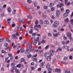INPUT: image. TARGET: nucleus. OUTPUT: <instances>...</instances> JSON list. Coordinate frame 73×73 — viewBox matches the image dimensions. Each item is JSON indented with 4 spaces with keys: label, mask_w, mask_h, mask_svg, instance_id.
Wrapping results in <instances>:
<instances>
[{
    "label": "nucleus",
    "mask_w": 73,
    "mask_h": 73,
    "mask_svg": "<svg viewBox=\"0 0 73 73\" xmlns=\"http://www.w3.org/2000/svg\"><path fill=\"white\" fill-rule=\"evenodd\" d=\"M67 35L68 37L69 38V39H70L71 40V39H72V34L70 33H67Z\"/></svg>",
    "instance_id": "obj_1"
},
{
    "label": "nucleus",
    "mask_w": 73,
    "mask_h": 73,
    "mask_svg": "<svg viewBox=\"0 0 73 73\" xmlns=\"http://www.w3.org/2000/svg\"><path fill=\"white\" fill-rule=\"evenodd\" d=\"M5 47V50H7L9 49V47H8V44L7 43H5L4 44Z\"/></svg>",
    "instance_id": "obj_2"
},
{
    "label": "nucleus",
    "mask_w": 73,
    "mask_h": 73,
    "mask_svg": "<svg viewBox=\"0 0 73 73\" xmlns=\"http://www.w3.org/2000/svg\"><path fill=\"white\" fill-rule=\"evenodd\" d=\"M28 10H29V11H30V12H31L32 13H33V14H34V13H35V11L33 10V9L32 8H28Z\"/></svg>",
    "instance_id": "obj_3"
},
{
    "label": "nucleus",
    "mask_w": 73,
    "mask_h": 73,
    "mask_svg": "<svg viewBox=\"0 0 73 73\" xmlns=\"http://www.w3.org/2000/svg\"><path fill=\"white\" fill-rule=\"evenodd\" d=\"M56 15L57 17H59L60 15V12L59 11H57L56 12Z\"/></svg>",
    "instance_id": "obj_4"
},
{
    "label": "nucleus",
    "mask_w": 73,
    "mask_h": 73,
    "mask_svg": "<svg viewBox=\"0 0 73 73\" xmlns=\"http://www.w3.org/2000/svg\"><path fill=\"white\" fill-rule=\"evenodd\" d=\"M21 61L20 62V64H21L22 62H25V60L24 58H21L20 59Z\"/></svg>",
    "instance_id": "obj_5"
},
{
    "label": "nucleus",
    "mask_w": 73,
    "mask_h": 73,
    "mask_svg": "<svg viewBox=\"0 0 73 73\" xmlns=\"http://www.w3.org/2000/svg\"><path fill=\"white\" fill-rule=\"evenodd\" d=\"M64 6V4L62 3H61L60 5H57V7H60V8H61L62 7Z\"/></svg>",
    "instance_id": "obj_6"
},
{
    "label": "nucleus",
    "mask_w": 73,
    "mask_h": 73,
    "mask_svg": "<svg viewBox=\"0 0 73 73\" xmlns=\"http://www.w3.org/2000/svg\"><path fill=\"white\" fill-rule=\"evenodd\" d=\"M45 62H42L41 63H40V67H42V66H44V64H45Z\"/></svg>",
    "instance_id": "obj_7"
},
{
    "label": "nucleus",
    "mask_w": 73,
    "mask_h": 73,
    "mask_svg": "<svg viewBox=\"0 0 73 73\" xmlns=\"http://www.w3.org/2000/svg\"><path fill=\"white\" fill-rule=\"evenodd\" d=\"M29 48L30 49V50H33L34 49V48H33V46L32 45L30 46Z\"/></svg>",
    "instance_id": "obj_8"
},
{
    "label": "nucleus",
    "mask_w": 73,
    "mask_h": 73,
    "mask_svg": "<svg viewBox=\"0 0 73 73\" xmlns=\"http://www.w3.org/2000/svg\"><path fill=\"white\" fill-rule=\"evenodd\" d=\"M48 71L47 73H51L52 71V68H49L48 69Z\"/></svg>",
    "instance_id": "obj_9"
},
{
    "label": "nucleus",
    "mask_w": 73,
    "mask_h": 73,
    "mask_svg": "<svg viewBox=\"0 0 73 73\" xmlns=\"http://www.w3.org/2000/svg\"><path fill=\"white\" fill-rule=\"evenodd\" d=\"M49 23V21L47 20L44 21V23L45 24H48Z\"/></svg>",
    "instance_id": "obj_10"
},
{
    "label": "nucleus",
    "mask_w": 73,
    "mask_h": 73,
    "mask_svg": "<svg viewBox=\"0 0 73 73\" xmlns=\"http://www.w3.org/2000/svg\"><path fill=\"white\" fill-rule=\"evenodd\" d=\"M19 21H20V23L21 24H24V22H23V20L21 19H19Z\"/></svg>",
    "instance_id": "obj_11"
},
{
    "label": "nucleus",
    "mask_w": 73,
    "mask_h": 73,
    "mask_svg": "<svg viewBox=\"0 0 73 73\" xmlns=\"http://www.w3.org/2000/svg\"><path fill=\"white\" fill-rule=\"evenodd\" d=\"M37 27L38 28H41V26H40V25H36L35 26V28Z\"/></svg>",
    "instance_id": "obj_12"
},
{
    "label": "nucleus",
    "mask_w": 73,
    "mask_h": 73,
    "mask_svg": "<svg viewBox=\"0 0 73 73\" xmlns=\"http://www.w3.org/2000/svg\"><path fill=\"white\" fill-rule=\"evenodd\" d=\"M46 59L48 61H50L51 60V57L50 56H48Z\"/></svg>",
    "instance_id": "obj_13"
},
{
    "label": "nucleus",
    "mask_w": 73,
    "mask_h": 73,
    "mask_svg": "<svg viewBox=\"0 0 73 73\" xmlns=\"http://www.w3.org/2000/svg\"><path fill=\"white\" fill-rule=\"evenodd\" d=\"M12 37H14V38L17 39V37H16V35H15V34H13L12 36Z\"/></svg>",
    "instance_id": "obj_14"
},
{
    "label": "nucleus",
    "mask_w": 73,
    "mask_h": 73,
    "mask_svg": "<svg viewBox=\"0 0 73 73\" xmlns=\"http://www.w3.org/2000/svg\"><path fill=\"white\" fill-rule=\"evenodd\" d=\"M69 48V47L65 46H63V49H68Z\"/></svg>",
    "instance_id": "obj_15"
},
{
    "label": "nucleus",
    "mask_w": 73,
    "mask_h": 73,
    "mask_svg": "<svg viewBox=\"0 0 73 73\" xmlns=\"http://www.w3.org/2000/svg\"><path fill=\"white\" fill-rule=\"evenodd\" d=\"M24 51V49L23 48H21L20 49V52L21 53H23Z\"/></svg>",
    "instance_id": "obj_16"
},
{
    "label": "nucleus",
    "mask_w": 73,
    "mask_h": 73,
    "mask_svg": "<svg viewBox=\"0 0 73 73\" xmlns=\"http://www.w3.org/2000/svg\"><path fill=\"white\" fill-rule=\"evenodd\" d=\"M61 71V69H56L55 70V72H60Z\"/></svg>",
    "instance_id": "obj_17"
},
{
    "label": "nucleus",
    "mask_w": 73,
    "mask_h": 73,
    "mask_svg": "<svg viewBox=\"0 0 73 73\" xmlns=\"http://www.w3.org/2000/svg\"><path fill=\"white\" fill-rule=\"evenodd\" d=\"M32 57V55L31 54H29L27 55V57L28 58H31Z\"/></svg>",
    "instance_id": "obj_18"
},
{
    "label": "nucleus",
    "mask_w": 73,
    "mask_h": 73,
    "mask_svg": "<svg viewBox=\"0 0 73 73\" xmlns=\"http://www.w3.org/2000/svg\"><path fill=\"white\" fill-rule=\"evenodd\" d=\"M50 52L51 53V54H52V53H54V50H52L50 51Z\"/></svg>",
    "instance_id": "obj_19"
},
{
    "label": "nucleus",
    "mask_w": 73,
    "mask_h": 73,
    "mask_svg": "<svg viewBox=\"0 0 73 73\" xmlns=\"http://www.w3.org/2000/svg\"><path fill=\"white\" fill-rule=\"evenodd\" d=\"M68 14H67V13H65L64 14V17H66L67 16H68Z\"/></svg>",
    "instance_id": "obj_20"
},
{
    "label": "nucleus",
    "mask_w": 73,
    "mask_h": 73,
    "mask_svg": "<svg viewBox=\"0 0 73 73\" xmlns=\"http://www.w3.org/2000/svg\"><path fill=\"white\" fill-rule=\"evenodd\" d=\"M29 49L27 48L26 49V50L25 51V53H26L27 54H28V51H29Z\"/></svg>",
    "instance_id": "obj_21"
},
{
    "label": "nucleus",
    "mask_w": 73,
    "mask_h": 73,
    "mask_svg": "<svg viewBox=\"0 0 73 73\" xmlns=\"http://www.w3.org/2000/svg\"><path fill=\"white\" fill-rule=\"evenodd\" d=\"M40 24H41V25H42V24H43V21H42V20L41 19L40 20Z\"/></svg>",
    "instance_id": "obj_22"
},
{
    "label": "nucleus",
    "mask_w": 73,
    "mask_h": 73,
    "mask_svg": "<svg viewBox=\"0 0 73 73\" xmlns=\"http://www.w3.org/2000/svg\"><path fill=\"white\" fill-rule=\"evenodd\" d=\"M32 27V29H31V30L29 32V33L31 34H32V33H33V31H32V28L33 27Z\"/></svg>",
    "instance_id": "obj_23"
},
{
    "label": "nucleus",
    "mask_w": 73,
    "mask_h": 73,
    "mask_svg": "<svg viewBox=\"0 0 73 73\" xmlns=\"http://www.w3.org/2000/svg\"><path fill=\"white\" fill-rule=\"evenodd\" d=\"M50 66V64H48L46 66V68H47V69H49V68H49V67Z\"/></svg>",
    "instance_id": "obj_24"
},
{
    "label": "nucleus",
    "mask_w": 73,
    "mask_h": 73,
    "mask_svg": "<svg viewBox=\"0 0 73 73\" xmlns=\"http://www.w3.org/2000/svg\"><path fill=\"white\" fill-rule=\"evenodd\" d=\"M37 43V41L35 40L33 43L34 45H36V44Z\"/></svg>",
    "instance_id": "obj_25"
},
{
    "label": "nucleus",
    "mask_w": 73,
    "mask_h": 73,
    "mask_svg": "<svg viewBox=\"0 0 73 73\" xmlns=\"http://www.w3.org/2000/svg\"><path fill=\"white\" fill-rule=\"evenodd\" d=\"M6 41L8 42H11V40H9V39L8 38H7L6 39Z\"/></svg>",
    "instance_id": "obj_26"
},
{
    "label": "nucleus",
    "mask_w": 73,
    "mask_h": 73,
    "mask_svg": "<svg viewBox=\"0 0 73 73\" xmlns=\"http://www.w3.org/2000/svg\"><path fill=\"white\" fill-rule=\"evenodd\" d=\"M64 73H70V70H67V71H65Z\"/></svg>",
    "instance_id": "obj_27"
},
{
    "label": "nucleus",
    "mask_w": 73,
    "mask_h": 73,
    "mask_svg": "<svg viewBox=\"0 0 73 73\" xmlns=\"http://www.w3.org/2000/svg\"><path fill=\"white\" fill-rule=\"evenodd\" d=\"M66 13L68 14V13H69L70 12V11L68 9L66 10Z\"/></svg>",
    "instance_id": "obj_28"
},
{
    "label": "nucleus",
    "mask_w": 73,
    "mask_h": 73,
    "mask_svg": "<svg viewBox=\"0 0 73 73\" xmlns=\"http://www.w3.org/2000/svg\"><path fill=\"white\" fill-rule=\"evenodd\" d=\"M21 66V64H19L17 66V67H18V68H20Z\"/></svg>",
    "instance_id": "obj_29"
},
{
    "label": "nucleus",
    "mask_w": 73,
    "mask_h": 73,
    "mask_svg": "<svg viewBox=\"0 0 73 73\" xmlns=\"http://www.w3.org/2000/svg\"><path fill=\"white\" fill-rule=\"evenodd\" d=\"M61 64H66H66H68L67 63L64 62H61Z\"/></svg>",
    "instance_id": "obj_30"
},
{
    "label": "nucleus",
    "mask_w": 73,
    "mask_h": 73,
    "mask_svg": "<svg viewBox=\"0 0 73 73\" xmlns=\"http://www.w3.org/2000/svg\"><path fill=\"white\" fill-rule=\"evenodd\" d=\"M53 26L54 27H55V28H57L58 27V26L57 25H56L55 24H54L53 25Z\"/></svg>",
    "instance_id": "obj_31"
},
{
    "label": "nucleus",
    "mask_w": 73,
    "mask_h": 73,
    "mask_svg": "<svg viewBox=\"0 0 73 73\" xmlns=\"http://www.w3.org/2000/svg\"><path fill=\"white\" fill-rule=\"evenodd\" d=\"M15 35L17 36H19L20 35V34L18 32L16 33H15Z\"/></svg>",
    "instance_id": "obj_32"
},
{
    "label": "nucleus",
    "mask_w": 73,
    "mask_h": 73,
    "mask_svg": "<svg viewBox=\"0 0 73 73\" xmlns=\"http://www.w3.org/2000/svg\"><path fill=\"white\" fill-rule=\"evenodd\" d=\"M53 35L54 36H55V37H56V36H58V34L57 33H53Z\"/></svg>",
    "instance_id": "obj_33"
},
{
    "label": "nucleus",
    "mask_w": 73,
    "mask_h": 73,
    "mask_svg": "<svg viewBox=\"0 0 73 73\" xmlns=\"http://www.w3.org/2000/svg\"><path fill=\"white\" fill-rule=\"evenodd\" d=\"M7 11L8 12L10 13L11 12V8H8L7 9Z\"/></svg>",
    "instance_id": "obj_34"
},
{
    "label": "nucleus",
    "mask_w": 73,
    "mask_h": 73,
    "mask_svg": "<svg viewBox=\"0 0 73 73\" xmlns=\"http://www.w3.org/2000/svg\"><path fill=\"white\" fill-rule=\"evenodd\" d=\"M55 24H56L57 25H59V22L56 21L54 23Z\"/></svg>",
    "instance_id": "obj_35"
},
{
    "label": "nucleus",
    "mask_w": 73,
    "mask_h": 73,
    "mask_svg": "<svg viewBox=\"0 0 73 73\" xmlns=\"http://www.w3.org/2000/svg\"><path fill=\"white\" fill-rule=\"evenodd\" d=\"M33 61H37V58H35L33 59Z\"/></svg>",
    "instance_id": "obj_36"
},
{
    "label": "nucleus",
    "mask_w": 73,
    "mask_h": 73,
    "mask_svg": "<svg viewBox=\"0 0 73 73\" xmlns=\"http://www.w3.org/2000/svg\"><path fill=\"white\" fill-rule=\"evenodd\" d=\"M65 21L66 22L68 23V22H69V19L68 18H66L65 20Z\"/></svg>",
    "instance_id": "obj_37"
},
{
    "label": "nucleus",
    "mask_w": 73,
    "mask_h": 73,
    "mask_svg": "<svg viewBox=\"0 0 73 73\" xmlns=\"http://www.w3.org/2000/svg\"><path fill=\"white\" fill-rule=\"evenodd\" d=\"M68 27L70 28L71 32H73V30L71 28V27H70V24H69Z\"/></svg>",
    "instance_id": "obj_38"
},
{
    "label": "nucleus",
    "mask_w": 73,
    "mask_h": 73,
    "mask_svg": "<svg viewBox=\"0 0 73 73\" xmlns=\"http://www.w3.org/2000/svg\"><path fill=\"white\" fill-rule=\"evenodd\" d=\"M15 72L16 73H19V69H17L15 70Z\"/></svg>",
    "instance_id": "obj_39"
},
{
    "label": "nucleus",
    "mask_w": 73,
    "mask_h": 73,
    "mask_svg": "<svg viewBox=\"0 0 73 73\" xmlns=\"http://www.w3.org/2000/svg\"><path fill=\"white\" fill-rule=\"evenodd\" d=\"M43 51L42 50H39L38 52L39 53V54H41V53Z\"/></svg>",
    "instance_id": "obj_40"
},
{
    "label": "nucleus",
    "mask_w": 73,
    "mask_h": 73,
    "mask_svg": "<svg viewBox=\"0 0 73 73\" xmlns=\"http://www.w3.org/2000/svg\"><path fill=\"white\" fill-rule=\"evenodd\" d=\"M38 24V21H37V20H36L35 22V24L36 25H37V24Z\"/></svg>",
    "instance_id": "obj_41"
},
{
    "label": "nucleus",
    "mask_w": 73,
    "mask_h": 73,
    "mask_svg": "<svg viewBox=\"0 0 73 73\" xmlns=\"http://www.w3.org/2000/svg\"><path fill=\"white\" fill-rule=\"evenodd\" d=\"M16 10H14L13 11V14H16Z\"/></svg>",
    "instance_id": "obj_42"
},
{
    "label": "nucleus",
    "mask_w": 73,
    "mask_h": 73,
    "mask_svg": "<svg viewBox=\"0 0 73 73\" xmlns=\"http://www.w3.org/2000/svg\"><path fill=\"white\" fill-rule=\"evenodd\" d=\"M4 38H1L0 39V42H2L3 41H4Z\"/></svg>",
    "instance_id": "obj_43"
},
{
    "label": "nucleus",
    "mask_w": 73,
    "mask_h": 73,
    "mask_svg": "<svg viewBox=\"0 0 73 73\" xmlns=\"http://www.w3.org/2000/svg\"><path fill=\"white\" fill-rule=\"evenodd\" d=\"M27 2L29 3H31L32 2L31 0H28Z\"/></svg>",
    "instance_id": "obj_44"
},
{
    "label": "nucleus",
    "mask_w": 73,
    "mask_h": 73,
    "mask_svg": "<svg viewBox=\"0 0 73 73\" xmlns=\"http://www.w3.org/2000/svg\"><path fill=\"white\" fill-rule=\"evenodd\" d=\"M45 42V40H43L41 42L42 44H44Z\"/></svg>",
    "instance_id": "obj_45"
},
{
    "label": "nucleus",
    "mask_w": 73,
    "mask_h": 73,
    "mask_svg": "<svg viewBox=\"0 0 73 73\" xmlns=\"http://www.w3.org/2000/svg\"><path fill=\"white\" fill-rule=\"evenodd\" d=\"M50 5L51 7H53L54 6V4L52 3H50Z\"/></svg>",
    "instance_id": "obj_46"
},
{
    "label": "nucleus",
    "mask_w": 73,
    "mask_h": 73,
    "mask_svg": "<svg viewBox=\"0 0 73 73\" xmlns=\"http://www.w3.org/2000/svg\"><path fill=\"white\" fill-rule=\"evenodd\" d=\"M27 17L29 19H32V16L31 15H29L27 16Z\"/></svg>",
    "instance_id": "obj_47"
},
{
    "label": "nucleus",
    "mask_w": 73,
    "mask_h": 73,
    "mask_svg": "<svg viewBox=\"0 0 73 73\" xmlns=\"http://www.w3.org/2000/svg\"><path fill=\"white\" fill-rule=\"evenodd\" d=\"M11 66L12 67H13L15 66V63H13L11 64Z\"/></svg>",
    "instance_id": "obj_48"
},
{
    "label": "nucleus",
    "mask_w": 73,
    "mask_h": 73,
    "mask_svg": "<svg viewBox=\"0 0 73 73\" xmlns=\"http://www.w3.org/2000/svg\"><path fill=\"white\" fill-rule=\"evenodd\" d=\"M19 29H20V25H18V26L17 27V30H19Z\"/></svg>",
    "instance_id": "obj_49"
},
{
    "label": "nucleus",
    "mask_w": 73,
    "mask_h": 73,
    "mask_svg": "<svg viewBox=\"0 0 73 73\" xmlns=\"http://www.w3.org/2000/svg\"><path fill=\"white\" fill-rule=\"evenodd\" d=\"M36 35V33H33L32 34V35L33 36H35Z\"/></svg>",
    "instance_id": "obj_50"
},
{
    "label": "nucleus",
    "mask_w": 73,
    "mask_h": 73,
    "mask_svg": "<svg viewBox=\"0 0 73 73\" xmlns=\"http://www.w3.org/2000/svg\"><path fill=\"white\" fill-rule=\"evenodd\" d=\"M1 52L3 53H7V52H5V51L4 50H2L1 51Z\"/></svg>",
    "instance_id": "obj_51"
},
{
    "label": "nucleus",
    "mask_w": 73,
    "mask_h": 73,
    "mask_svg": "<svg viewBox=\"0 0 73 73\" xmlns=\"http://www.w3.org/2000/svg\"><path fill=\"white\" fill-rule=\"evenodd\" d=\"M31 39L32 40H33V39H34L33 40H34V41H35V37H31Z\"/></svg>",
    "instance_id": "obj_52"
},
{
    "label": "nucleus",
    "mask_w": 73,
    "mask_h": 73,
    "mask_svg": "<svg viewBox=\"0 0 73 73\" xmlns=\"http://www.w3.org/2000/svg\"><path fill=\"white\" fill-rule=\"evenodd\" d=\"M39 37H38L36 38V41L37 42V41H39Z\"/></svg>",
    "instance_id": "obj_53"
},
{
    "label": "nucleus",
    "mask_w": 73,
    "mask_h": 73,
    "mask_svg": "<svg viewBox=\"0 0 73 73\" xmlns=\"http://www.w3.org/2000/svg\"><path fill=\"white\" fill-rule=\"evenodd\" d=\"M47 7H48V6H44L43 7V8H44V9H46V8H47Z\"/></svg>",
    "instance_id": "obj_54"
},
{
    "label": "nucleus",
    "mask_w": 73,
    "mask_h": 73,
    "mask_svg": "<svg viewBox=\"0 0 73 73\" xmlns=\"http://www.w3.org/2000/svg\"><path fill=\"white\" fill-rule=\"evenodd\" d=\"M49 45H47L45 48V49H48V47H49Z\"/></svg>",
    "instance_id": "obj_55"
},
{
    "label": "nucleus",
    "mask_w": 73,
    "mask_h": 73,
    "mask_svg": "<svg viewBox=\"0 0 73 73\" xmlns=\"http://www.w3.org/2000/svg\"><path fill=\"white\" fill-rule=\"evenodd\" d=\"M48 36H49V37H50V36H52V34L50 33H49L48 34Z\"/></svg>",
    "instance_id": "obj_56"
},
{
    "label": "nucleus",
    "mask_w": 73,
    "mask_h": 73,
    "mask_svg": "<svg viewBox=\"0 0 73 73\" xmlns=\"http://www.w3.org/2000/svg\"><path fill=\"white\" fill-rule=\"evenodd\" d=\"M63 38L64 39V40H67V38L65 36H64V37H63Z\"/></svg>",
    "instance_id": "obj_57"
},
{
    "label": "nucleus",
    "mask_w": 73,
    "mask_h": 73,
    "mask_svg": "<svg viewBox=\"0 0 73 73\" xmlns=\"http://www.w3.org/2000/svg\"><path fill=\"white\" fill-rule=\"evenodd\" d=\"M38 71H40L41 70V68H39L38 69Z\"/></svg>",
    "instance_id": "obj_58"
},
{
    "label": "nucleus",
    "mask_w": 73,
    "mask_h": 73,
    "mask_svg": "<svg viewBox=\"0 0 73 73\" xmlns=\"http://www.w3.org/2000/svg\"><path fill=\"white\" fill-rule=\"evenodd\" d=\"M55 62V60H53L52 61V64H54Z\"/></svg>",
    "instance_id": "obj_59"
},
{
    "label": "nucleus",
    "mask_w": 73,
    "mask_h": 73,
    "mask_svg": "<svg viewBox=\"0 0 73 73\" xmlns=\"http://www.w3.org/2000/svg\"><path fill=\"white\" fill-rule=\"evenodd\" d=\"M46 38V36H44L43 37V39H45V38Z\"/></svg>",
    "instance_id": "obj_60"
},
{
    "label": "nucleus",
    "mask_w": 73,
    "mask_h": 73,
    "mask_svg": "<svg viewBox=\"0 0 73 73\" xmlns=\"http://www.w3.org/2000/svg\"><path fill=\"white\" fill-rule=\"evenodd\" d=\"M7 25H9L11 24V22H10L7 21Z\"/></svg>",
    "instance_id": "obj_61"
},
{
    "label": "nucleus",
    "mask_w": 73,
    "mask_h": 73,
    "mask_svg": "<svg viewBox=\"0 0 73 73\" xmlns=\"http://www.w3.org/2000/svg\"><path fill=\"white\" fill-rule=\"evenodd\" d=\"M10 59H11V60H12L13 59V57L12 56H11Z\"/></svg>",
    "instance_id": "obj_62"
},
{
    "label": "nucleus",
    "mask_w": 73,
    "mask_h": 73,
    "mask_svg": "<svg viewBox=\"0 0 73 73\" xmlns=\"http://www.w3.org/2000/svg\"><path fill=\"white\" fill-rule=\"evenodd\" d=\"M20 31H23V29H22V27H20Z\"/></svg>",
    "instance_id": "obj_63"
},
{
    "label": "nucleus",
    "mask_w": 73,
    "mask_h": 73,
    "mask_svg": "<svg viewBox=\"0 0 73 73\" xmlns=\"http://www.w3.org/2000/svg\"><path fill=\"white\" fill-rule=\"evenodd\" d=\"M31 69L32 70H34L35 69V67L33 66L31 67Z\"/></svg>",
    "instance_id": "obj_64"
}]
</instances>
